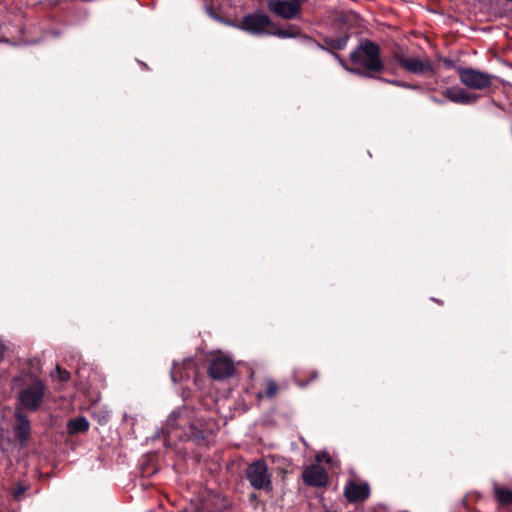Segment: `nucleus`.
<instances>
[{"label":"nucleus","instance_id":"obj_1","mask_svg":"<svg viewBox=\"0 0 512 512\" xmlns=\"http://www.w3.org/2000/svg\"><path fill=\"white\" fill-rule=\"evenodd\" d=\"M165 432L168 440H189L201 438L202 431L197 421L192 419V411L183 407L173 411L165 424Z\"/></svg>","mask_w":512,"mask_h":512},{"label":"nucleus","instance_id":"obj_2","mask_svg":"<svg viewBox=\"0 0 512 512\" xmlns=\"http://www.w3.org/2000/svg\"><path fill=\"white\" fill-rule=\"evenodd\" d=\"M349 59L353 66L367 74L365 77H370V73L380 72L384 68L380 47L370 40L362 41L350 54Z\"/></svg>","mask_w":512,"mask_h":512},{"label":"nucleus","instance_id":"obj_3","mask_svg":"<svg viewBox=\"0 0 512 512\" xmlns=\"http://www.w3.org/2000/svg\"><path fill=\"white\" fill-rule=\"evenodd\" d=\"M46 386L38 377H30L18 394L20 409L37 411L43 404Z\"/></svg>","mask_w":512,"mask_h":512},{"label":"nucleus","instance_id":"obj_4","mask_svg":"<svg viewBox=\"0 0 512 512\" xmlns=\"http://www.w3.org/2000/svg\"><path fill=\"white\" fill-rule=\"evenodd\" d=\"M457 72L462 84L476 90L489 88L495 79L494 75L469 67H459Z\"/></svg>","mask_w":512,"mask_h":512},{"label":"nucleus","instance_id":"obj_5","mask_svg":"<svg viewBox=\"0 0 512 512\" xmlns=\"http://www.w3.org/2000/svg\"><path fill=\"white\" fill-rule=\"evenodd\" d=\"M246 476L253 488L265 492L272 491L271 475L268 473V467L264 461L251 463L246 470Z\"/></svg>","mask_w":512,"mask_h":512},{"label":"nucleus","instance_id":"obj_6","mask_svg":"<svg viewBox=\"0 0 512 512\" xmlns=\"http://www.w3.org/2000/svg\"><path fill=\"white\" fill-rule=\"evenodd\" d=\"M272 26V21L266 14L255 12L245 15L238 25V29L246 31L253 35L268 34L269 27Z\"/></svg>","mask_w":512,"mask_h":512},{"label":"nucleus","instance_id":"obj_7","mask_svg":"<svg viewBox=\"0 0 512 512\" xmlns=\"http://www.w3.org/2000/svg\"><path fill=\"white\" fill-rule=\"evenodd\" d=\"M308 0H270L268 9L276 16L290 20L300 16L301 8Z\"/></svg>","mask_w":512,"mask_h":512},{"label":"nucleus","instance_id":"obj_8","mask_svg":"<svg viewBox=\"0 0 512 512\" xmlns=\"http://www.w3.org/2000/svg\"><path fill=\"white\" fill-rule=\"evenodd\" d=\"M393 57L403 69L410 73L422 75L433 72V66L429 58L405 57L400 52H395Z\"/></svg>","mask_w":512,"mask_h":512},{"label":"nucleus","instance_id":"obj_9","mask_svg":"<svg viewBox=\"0 0 512 512\" xmlns=\"http://www.w3.org/2000/svg\"><path fill=\"white\" fill-rule=\"evenodd\" d=\"M302 478L305 484L312 487H322L328 482L326 470L317 464L305 467L302 472Z\"/></svg>","mask_w":512,"mask_h":512},{"label":"nucleus","instance_id":"obj_10","mask_svg":"<svg viewBox=\"0 0 512 512\" xmlns=\"http://www.w3.org/2000/svg\"><path fill=\"white\" fill-rule=\"evenodd\" d=\"M208 372L213 379H225L233 374L234 365L228 357H217L211 361Z\"/></svg>","mask_w":512,"mask_h":512},{"label":"nucleus","instance_id":"obj_11","mask_svg":"<svg viewBox=\"0 0 512 512\" xmlns=\"http://www.w3.org/2000/svg\"><path fill=\"white\" fill-rule=\"evenodd\" d=\"M13 431L16 439L21 443L25 444L31 434V425L28 416L20 408H16L15 411V424Z\"/></svg>","mask_w":512,"mask_h":512},{"label":"nucleus","instance_id":"obj_12","mask_svg":"<svg viewBox=\"0 0 512 512\" xmlns=\"http://www.w3.org/2000/svg\"><path fill=\"white\" fill-rule=\"evenodd\" d=\"M443 95L451 102L465 105L472 104L478 99L477 95L469 93L461 87H448L443 90Z\"/></svg>","mask_w":512,"mask_h":512},{"label":"nucleus","instance_id":"obj_13","mask_svg":"<svg viewBox=\"0 0 512 512\" xmlns=\"http://www.w3.org/2000/svg\"><path fill=\"white\" fill-rule=\"evenodd\" d=\"M369 486L367 483L358 484L349 481L344 488V495L350 502L363 501L369 496Z\"/></svg>","mask_w":512,"mask_h":512},{"label":"nucleus","instance_id":"obj_14","mask_svg":"<svg viewBox=\"0 0 512 512\" xmlns=\"http://www.w3.org/2000/svg\"><path fill=\"white\" fill-rule=\"evenodd\" d=\"M493 491L495 499L502 506L512 505V490L500 486L498 483L493 482Z\"/></svg>","mask_w":512,"mask_h":512},{"label":"nucleus","instance_id":"obj_15","mask_svg":"<svg viewBox=\"0 0 512 512\" xmlns=\"http://www.w3.org/2000/svg\"><path fill=\"white\" fill-rule=\"evenodd\" d=\"M89 428V422L85 417H77L68 421L67 429L70 434L85 432Z\"/></svg>","mask_w":512,"mask_h":512},{"label":"nucleus","instance_id":"obj_16","mask_svg":"<svg viewBox=\"0 0 512 512\" xmlns=\"http://www.w3.org/2000/svg\"><path fill=\"white\" fill-rule=\"evenodd\" d=\"M301 29L296 25H290L287 29H276L270 31L269 35H274L279 38H296L300 36Z\"/></svg>","mask_w":512,"mask_h":512},{"label":"nucleus","instance_id":"obj_17","mask_svg":"<svg viewBox=\"0 0 512 512\" xmlns=\"http://www.w3.org/2000/svg\"><path fill=\"white\" fill-rule=\"evenodd\" d=\"M53 381H58L61 383L67 382L70 379V373L57 366L54 371L50 374Z\"/></svg>","mask_w":512,"mask_h":512},{"label":"nucleus","instance_id":"obj_18","mask_svg":"<svg viewBox=\"0 0 512 512\" xmlns=\"http://www.w3.org/2000/svg\"><path fill=\"white\" fill-rule=\"evenodd\" d=\"M277 391H278L277 384L273 380H268L267 387H266L264 394L259 393L258 397L262 398L263 396H265L267 398H272L276 395Z\"/></svg>","mask_w":512,"mask_h":512},{"label":"nucleus","instance_id":"obj_19","mask_svg":"<svg viewBox=\"0 0 512 512\" xmlns=\"http://www.w3.org/2000/svg\"><path fill=\"white\" fill-rule=\"evenodd\" d=\"M335 57L338 59L339 61V64L348 72L350 73H353V74H356V75H359V76H366L367 74L364 73L362 70H360L359 68H356V66L354 67H349L347 65V63L338 55V54H335Z\"/></svg>","mask_w":512,"mask_h":512},{"label":"nucleus","instance_id":"obj_20","mask_svg":"<svg viewBox=\"0 0 512 512\" xmlns=\"http://www.w3.org/2000/svg\"><path fill=\"white\" fill-rule=\"evenodd\" d=\"M181 367H178V365L174 364L172 370H171V379L174 383H177L178 381L183 380L185 377H188V373H182Z\"/></svg>","mask_w":512,"mask_h":512},{"label":"nucleus","instance_id":"obj_21","mask_svg":"<svg viewBox=\"0 0 512 512\" xmlns=\"http://www.w3.org/2000/svg\"><path fill=\"white\" fill-rule=\"evenodd\" d=\"M346 43L347 37L333 40L331 44L334 48L341 50L345 47Z\"/></svg>","mask_w":512,"mask_h":512},{"label":"nucleus","instance_id":"obj_22","mask_svg":"<svg viewBox=\"0 0 512 512\" xmlns=\"http://www.w3.org/2000/svg\"><path fill=\"white\" fill-rule=\"evenodd\" d=\"M380 80L386 82V83H390V84H393V85H397V86H400V87H404V88H415L414 86H411L407 83H404V82H400V81H397V80H389V79H384V78H379Z\"/></svg>","mask_w":512,"mask_h":512},{"label":"nucleus","instance_id":"obj_23","mask_svg":"<svg viewBox=\"0 0 512 512\" xmlns=\"http://www.w3.org/2000/svg\"><path fill=\"white\" fill-rule=\"evenodd\" d=\"M206 12H207V14H208L212 19H214V20H216V21H218V22L223 21V18H221L220 16L216 15V14L213 12V10H212V8H211V7H206Z\"/></svg>","mask_w":512,"mask_h":512},{"label":"nucleus","instance_id":"obj_24","mask_svg":"<svg viewBox=\"0 0 512 512\" xmlns=\"http://www.w3.org/2000/svg\"><path fill=\"white\" fill-rule=\"evenodd\" d=\"M325 460L326 462H330L331 461V457L327 454V453H319L316 455V461L317 462H321Z\"/></svg>","mask_w":512,"mask_h":512},{"label":"nucleus","instance_id":"obj_25","mask_svg":"<svg viewBox=\"0 0 512 512\" xmlns=\"http://www.w3.org/2000/svg\"><path fill=\"white\" fill-rule=\"evenodd\" d=\"M24 491H25V488H24V487H22V486H19V487L15 490V492H14V497H15L16 499H20V497H21V495L24 493Z\"/></svg>","mask_w":512,"mask_h":512},{"label":"nucleus","instance_id":"obj_26","mask_svg":"<svg viewBox=\"0 0 512 512\" xmlns=\"http://www.w3.org/2000/svg\"><path fill=\"white\" fill-rule=\"evenodd\" d=\"M220 23H223L225 25L232 26L235 28H238V25H239V23H236V22L230 21V20H225V19H223V21H220Z\"/></svg>","mask_w":512,"mask_h":512},{"label":"nucleus","instance_id":"obj_27","mask_svg":"<svg viewBox=\"0 0 512 512\" xmlns=\"http://www.w3.org/2000/svg\"><path fill=\"white\" fill-rule=\"evenodd\" d=\"M183 366L185 367V369L191 368L194 366V362L192 359L185 360L183 362Z\"/></svg>","mask_w":512,"mask_h":512},{"label":"nucleus","instance_id":"obj_28","mask_svg":"<svg viewBox=\"0 0 512 512\" xmlns=\"http://www.w3.org/2000/svg\"><path fill=\"white\" fill-rule=\"evenodd\" d=\"M5 354V346L0 344V362L3 360Z\"/></svg>","mask_w":512,"mask_h":512},{"label":"nucleus","instance_id":"obj_29","mask_svg":"<svg viewBox=\"0 0 512 512\" xmlns=\"http://www.w3.org/2000/svg\"><path fill=\"white\" fill-rule=\"evenodd\" d=\"M432 99H433V101H434L435 103L442 104V101H440V100L436 99L435 97H432Z\"/></svg>","mask_w":512,"mask_h":512}]
</instances>
